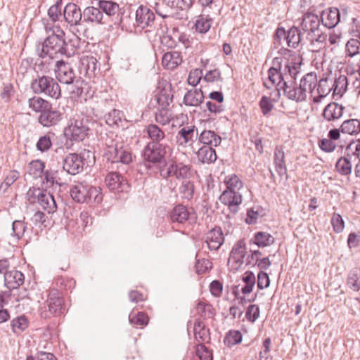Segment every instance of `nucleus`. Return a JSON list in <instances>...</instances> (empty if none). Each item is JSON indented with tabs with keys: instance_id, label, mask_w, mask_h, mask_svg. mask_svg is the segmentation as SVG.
Instances as JSON below:
<instances>
[{
	"instance_id": "f257e3e1",
	"label": "nucleus",
	"mask_w": 360,
	"mask_h": 360,
	"mask_svg": "<svg viewBox=\"0 0 360 360\" xmlns=\"http://www.w3.org/2000/svg\"><path fill=\"white\" fill-rule=\"evenodd\" d=\"M57 32L48 36L41 44V49L38 53L41 58L49 57L50 59H58L63 56L70 58L79 49V41L77 37L68 41L65 39V32L59 26L56 27Z\"/></svg>"
},
{
	"instance_id": "f03ea898",
	"label": "nucleus",
	"mask_w": 360,
	"mask_h": 360,
	"mask_svg": "<svg viewBox=\"0 0 360 360\" xmlns=\"http://www.w3.org/2000/svg\"><path fill=\"white\" fill-rule=\"evenodd\" d=\"M302 64V57H294L292 60H287L283 63V58L275 57L272 60V66L268 70V80L273 86H275L276 98L273 101L276 103L281 97V91L290 77H295L300 73Z\"/></svg>"
},
{
	"instance_id": "7ed1b4c3",
	"label": "nucleus",
	"mask_w": 360,
	"mask_h": 360,
	"mask_svg": "<svg viewBox=\"0 0 360 360\" xmlns=\"http://www.w3.org/2000/svg\"><path fill=\"white\" fill-rule=\"evenodd\" d=\"M101 187L94 186L85 182H78L71 186L70 194L72 200L77 203H86L90 206L101 204L103 195Z\"/></svg>"
},
{
	"instance_id": "20e7f679",
	"label": "nucleus",
	"mask_w": 360,
	"mask_h": 360,
	"mask_svg": "<svg viewBox=\"0 0 360 360\" xmlns=\"http://www.w3.org/2000/svg\"><path fill=\"white\" fill-rule=\"evenodd\" d=\"M170 148L167 144L148 143L141 151L143 165L147 171L166 166V155Z\"/></svg>"
},
{
	"instance_id": "39448f33",
	"label": "nucleus",
	"mask_w": 360,
	"mask_h": 360,
	"mask_svg": "<svg viewBox=\"0 0 360 360\" xmlns=\"http://www.w3.org/2000/svg\"><path fill=\"white\" fill-rule=\"evenodd\" d=\"M65 311V300L62 292L56 288L50 289L47 300L40 311L41 318L48 319L58 317L63 314Z\"/></svg>"
},
{
	"instance_id": "423d86ee",
	"label": "nucleus",
	"mask_w": 360,
	"mask_h": 360,
	"mask_svg": "<svg viewBox=\"0 0 360 360\" xmlns=\"http://www.w3.org/2000/svg\"><path fill=\"white\" fill-rule=\"evenodd\" d=\"M30 88L36 94H44L56 100L62 96L60 86L51 76L38 75L31 82Z\"/></svg>"
},
{
	"instance_id": "0eeeda50",
	"label": "nucleus",
	"mask_w": 360,
	"mask_h": 360,
	"mask_svg": "<svg viewBox=\"0 0 360 360\" xmlns=\"http://www.w3.org/2000/svg\"><path fill=\"white\" fill-rule=\"evenodd\" d=\"M320 18L317 13H304L302 15L301 27L307 33V38L311 43L314 41L323 43L326 41L327 35L319 29Z\"/></svg>"
},
{
	"instance_id": "6e6552de",
	"label": "nucleus",
	"mask_w": 360,
	"mask_h": 360,
	"mask_svg": "<svg viewBox=\"0 0 360 360\" xmlns=\"http://www.w3.org/2000/svg\"><path fill=\"white\" fill-rule=\"evenodd\" d=\"M89 123L87 118L76 119L64 129V135L71 141H83L90 131Z\"/></svg>"
},
{
	"instance_id": "1a4fd4ad",
	"label": "nucleus",
	"mask_w": 360,
	"mask_h": 360,
	"mask_svg": "<svg viewBox=\"0 0 360 360\" xmlns=\"http://www.w3.org/2000/svg\"><path fill=\"white\" fill-rule=\"evenodd\" d=\"M136 27L145 32H150L155 28V14L153 10L147 5H140L136 11Z\"/></svg>"
},
{
	"instance_id": "9d476101",
	"label": "nucleus",
	"mask_w": 360,
	"mask_h": 360,
	"mask_svg": "<svg viewBox=\"0 0 360 360\" xmlns=\"http://www.w3.org/2000/svg\"><path fill=\"white\" fill-rule=\"evenodd\" d=\"M110 162L112 169H121L127 172L129 165L133 162L132 153L131 150L126 148L122 144L113 153V155L106 158Z\"/></svg>"
},
{
	"instance_id": "9b49d317",
	"label": "nucleus",
	"mask_w": 360,
	"mask_h": 360,
	"mask_svg": "<svg viewBox=\"0 0 360 360\" xmlns=\"http://www.w3.org/2000/svg\"><path fill=\"white\" fill-rule=\"evenodd\" d=\"M274 40L281 44V39L286 41L288 46L297 49L301 41V32L300 30L292 26L288 31L283 27H278L273 35Z\"/></svg>"
},
{
	"instance_id": "f8f14e48",
	"label": "nucleus",
	"mask_w": 360,
	"mask_h": 360,
	"mask_svg": "<svg viewBox=\"0 0 360 360\" xmlns=\"http://www.w3.org/2000/svg\"><path fill=\"white\" fill-rule=\"evenodd\" d=\"M198 137V130L195 124L187 123L181 125L176 135V142L179 146L192 147Z\"/></svg>"
},
{
	"instance_id": "ddd939ff",
	"label": "nucleus",
	"mask_w": 360,
	"mask_h": 360,
	"mask_svg": "<svg viewBox=\"0 0 360 360\" xmlns=\"http://www.w3.org/2000/svg\"><path fill=\"white\" fill-rule=\"evenodd\" d=\"M125 172L121 169H117V171H112L107 174L105 181L111 191L114 193L128 192L130 186L127 178L124 176Z\"/></svg>"
},
{
	"instance_id": "4468645a",
	"label": "nucleus",
	"mask_w": 360,
	"mask_h": 360,
	"mask_svg": "<svg viewBox=\"0 0 360 360\" xmlns=\"http://www.w3.org/2000/svg\"><path fill=\"white\" fill-rule=\"evenodd\" d=\"M54 72L57 82L66 85H70L78 77L72 65L63 59L56 61Z\"/></svg>"
},
{
	"instance_id": "2eb2a0df",
	"label": "nucleus",
	"mask_w": 360,
	"mask_h": 360,
	"mask_svg": "<svg viewBox=\"0 0 360 360\" xmlns=\"http://www.w3.org/2000/svg\"><path fill=\"white\" fill-rule=\"evenodd\" d=\"M84 153H68L63 160V169L71 175L82 172L85 165Z\"/></svg>"
},
{
	"instance_id": "dca6fc26",
	"label": "nucleus",
	"mask_w": 360,
	"mask_h": 360,
	"mask_svg": "<svg viewBox=\"0 0 360 360\" xmlns=\"http://www.w3.org/2000/svg\"><path fill=\"white\" fill-rule=\"evenodd\" d=\"M297 77H290L288 82L283 83V95L289 100L294 101L297 103H302L307 100L305 96L303 94V91L300 89V84L297 82Z\"/></svg>"
},
{
	"instance_id": "f3484780",
	"label": "nucleus",
	"mask_w": 360,
	"mask_h": 360,
	"mask_svg": "<svg viewBox=\"0 0 360 360\" xmlns=\"http://www.w3.org/2000/svg\"><path fill=\"white\" fill-rule=\"evenodd\" d=\"M169 218L172 223L179 224H184L186 221L193 224L196 220V217H193L188 207L182 204H178L173 207L169 213Z\"/></svg>"
},
{
	"instance_id": "a211bd4d",
	"label": "nucleus",
	"mask_w": 360,
	"mask_h": 360,
	"mask_svg": "<svg viewBox=\"0 0 360 360\" xmlns=\"http://www.w3.org/2000/svg\"><path fill=\"white\" fill-rule=\"evenodd\" d=\"M155 98L159 108H169V105L172 103L174 99L172 84L170 83L160 84L156 90Z\"/></svg>"
},
{
	"instance_id": "6ab92c4d",
	"label": "nucleus",
	"mask_w": 360,
	"mask_h": 360,
	"mask_svg": "<svg viewBox=\"0 0 360 360\" xmlns=\"http://www.w3.org/2000/svg\"><path fill=\"white\" fill-rule=\"evenodd\" d=\"M219 200L228 207L230 212L236 214L238 212L239 205L243 202V197L239 192L224 190L219 195Z\"/></svg>"
},
{
	"instance_id": "aec40b11",
	"label": "nucleus",
	"mask_w": 360,
	"mask_h": 360,
	"mask_svg": "<svg viewBox=\"0 0 360 360\" xmlns=\"http://www.w3.org/2000/svg\"><path fill=\"white\" fill-rule=\"evenodd\" d=\"M63 18L70 27L77 26L81 24L83 12L76 4L68 3L63 10Z\"/></svg>"
},
{
	"instance_id": "412c9836",
	"label": "nucleus",
	"mask_w": 360,
	"mask_h": 360,
	"mask_svg": "<svg viewBox=\"0 0 360 360\" xmlns=\"http://www.w3.org/2000/svg\"><path fill=\"white\" fill-rule=\"evenodd\" d=\"M63 117V113L54 108L52 105L42 114H39L37 121L44 127H51L57 125L62 120Z\"/></svg>"
},
{
	"instance_id": "4be33fe9",
	"label": "nucleus",
	"mask_w": 360,
	"mask_h": 360,
	"mask_svg": "<svg viewBox=\"0 0 360 360\" xmlns=\"http://www.w3.org/2000/svg\"><path fill=\"white\" fill-rule=\"evenodd\" d=\"M98 6L101 8L103 13H105L108 16L112 18L113 20L122 22L121 12L120 5L111 0H98L97 3Z\"/></svg>"
},
{
	"instance_id": "5701e85b",
	"label": "nucleus",
	"mask_w": 360,
	"mask_h": 360,
	"mask_svg": "<svg viewBox=\"0 0 360 360\" xmlns=\"http://www.w3.org/2000/svg\"><path fill=\"white\" fill-rule=\"evenodd\" d=\"M224 241V233L220 226H215L206 233L205 243L211 251L219 250Z\"/></svg>"
},
{
	"instance_id": "b1692460",
	"label": "nucleus",
	"mask_w": 360,
	"mask_h": 360,
	"mask_svg": "<svg viewBox=\"0 0 360 360\" xmlns=\"http://www.w3.org/2000/svg\"><path fill=\"white\" fill-rule=\"evenodd\" d=\"M345 110V107L336 102H330L323 108L321 117L324 120L334 122L340 119Z\"/></svg>"
},
{
	"instance_id": "393cba45",
	"label": "nucleus",
	"mask_w": 360,
	"mask_h": 360,
	"mask_svg": "<svg viewBox=\"0 0 360 360\" xmlns=\"http://www.w3.org/2000/svg\"><path fill=\"white\" fill-rule=\"evenodd\" d=\"M320 20L322 25L329 29L335 27L340 21V13L338 8L330 7L321 11Z\"/></svg>"
},
{
	"instance_id": "a878e982",
	"label": "nucleus",
	"mask_w": 360,
	"mask_h": 360,
	"mask_svg": "<svg viewBox=\"0 0 360 360\" xmlns=\"http://www.w3.org/2000/svg\"><path fill=\"white\" fill-rule=\"evenodd\" d=\"M345 152L347 151L345 150ZM352 155L349 153H345V155L339 158L335 165V172L340 176H346L348 181H349V176L352 172Z\"/></svg>"
},
{
	"instance_id": "bb28decb",
	"label": "nucleus",
	"mask_w": 360,
	"mask_h": 360,
	"mask_svg": "<svg viewBox=\"0 0 360 360\" xmlns=\"http://www.w3.org/2000/svg\"><path fill=\"white\" fill-rule=\"evenodd\" d=\"M247 248L244 239H240L232 248L230 252L229 261L233 260L236 268L241 266L244 263V258L247 254Z\"/></svg>"
},
{
	"instance_id": "cd10ccee",
	"label": "nucleus",
	"mask_w": 360,
	"mask_h": 360,
	"mask_svg": "<svg viewBox=\"0 0 360 360\" xmlns=\"http://www.w3.org/2000/svg\"><path fill=\"white\" fill-rule=\"evenodd\" d=\"M194 337L198 344L208 343L211 340L210 328L200 318L195 319L193 324Z\"/></svg>"
},
{
	"instance_id": "c85d7f7f",
	"label": "nucleus",
	"mask_w": 360,
	"mask_h": 360,
	"mask_svg": "<svg viewBox=\"0 0 360 360\" xmlns=\"http://www.w3.org/2000/svg\"><path fill=\"white\" fill-rule=\"evenodd\" d=\"M103 14L99 6H87L83 11V22L98 25L104 24L103 22Z\"/></svg>"
},
{
	"instance_id": "c756f323",
	"label": "nucleus",
	"mask_w": 360,
	"mask_h": 360,
	"mask_svg": "<svg viewBox=\"0 0 360 360\" xmlns=\"http://www.w3.org/2000/svg\"><path fill=\"white\" fill-rule=\"evenodd\" d=\"M25 276L23 274L17 270L6 271L4 273V283L9 292L18 288L24 283Z\"/></svg>"
},
{
	"instance_id": "7c9ffc66",
	"label": "nucleus",
	"mask_w": 360,
	"mask_h": 360,
	"mask_svg": "<svg viewBox=\"0 0 360 360\" xmlns=\"http://www.w3.org/2000/svg\"><path fill=\"white\" fill-rule=\"evenodd\" d=\"M183 62L181 52L172 51L164 53L162 58V65L168 70H174Z\"/></svg>"
},
{
	"instance_id": "2f4dec72",
	"label": "nucleus",
	"mask_w": 360,
	"mask_h": 360,
	"mask_svg": "<svg viewBox=\"0 0 360 360\" xmlns=\"http://www.w3.org/2000/svg\"><path fill=\"white\" fill-rule=\"evenodd\" d=\"M48 15L49 20L52 22V24L49 23V22L47 23H45L44 22V27L46 32L50 30H54V26L53 24L60 20V18H63L61 0H57L53 5L50 6V8L48 10Z\"/></svg>"
},
{
	"instance_id": "473e14b6",
	"label": "nucleus",
	"mask_w": 360,
	"mask_h": 360,
	"mask_svg": "<svg viewBox=\"0 0 360 360\" xmlns=\"http://www.w3.org/2000/svg\"><path fill=\"white\" fill-rule=\"evenodd\" d=\"M144 131L150 139L148 143L165 144L162 141L165 139V131L155 124H149L145 127Z\"/></svg>"
},
{
	"instance_id": "72a5a7b5",
	"label": "nucleus",
	"mask_w": 360,
	"mask_h": 360,
	"mask_svg": "<svg viewBox=\"0 0 360 360\" xmlns=\"http://www.w3.org/2000/svg\"><path fill=\"white\" fill-rule=\"evenodd\" d=\"M72 85V90L70 91L71 97L75 98H84L86 100L88 94V89L89 88V84L85 82L81 77H78L75 82L70 84Z\"/></svg>"
},
{
	"instance_id": "f704fd0d",
	"label": "nucleus",
	"mask_w": 360,
	"mask_h": 360,
	"mask_svg": "<svg viewBox=\"0 0 360 360\" xmlns=\"http://www.w3.org/2000/svg\"><path fill=\"white\" fill-rule=\"evenodd\" d=\"M274 238L269 233L257 231L249 240V245H256L258 248H264L274 244Z\"/></svg>"
},
{
	"instance_id": "c9c22d12",
	"label": "nucleus",
	"mask_w": 360,
	"mask_h": 360,
	"mask_svg": "<svg viewBox=\"0 0 360 360\" xmlns=\"http://www.w3.org/2000/svg\"><path fill=\"white\" fill-rule=\"evenodd\" d=\"M198 141L204 146L212 147H217L220 145L221 138L219 135L217 134L214 131L203 130L198 137Z\"/></svg>"
},
{
	"instance_id": "e433bc0d",
	"label": "nucleus",
	"mask_w": 360,
	"mask_h": 360,
	"mask_svg": "<svg viewBox=\"0 0 360 360\" xmlns=\"http://www.w3.org/2000/svg\"><path fill=\"white\" fill-rule=\"evenodd\" d=\"M274 163L276 171L282 176L287 174V167L285 160V153L281 146H276L274 153Z\"/></svg>"
},
{
	"instance_id": "4c0bfd02",
	"label": "nucleus",
	"mask_w": 360,
	"mask_h": 360,
	"mask_svg": "<svg viewBox=\"0 0 360 360\" xmlns=\"http://www.w3.org/2000/svg\"><path fill=\"white\" fill-rule=\"evenodd\" d=\"M204 100L203 92L200 89L188 90L184 97V103L188 106H199Z\"/></svg>"
},
{
	"instance_id": "58836bf2",
	"label": "nucleus",
	"mask_w": 360,
	"mask_h": 360,
	"mask_svg": "<svg viewBox=\"0 0 360 360\" xmlns=\"http://www.w3.org/2000/svg\"><path fill=\"white\" fill-rule=\"evenodd\" d=\"M198 160L202 164L214 163L217 155L215 149L212 146H203L197 152Z\"/></svg>"
},
{
	"instance_id": "ea45409f",
	"label": "nucleus",
	"mask_w": 360,
	"mask_h": 360,
	"mask_svg": "<svg viewBox=\"0 0 360 360\" xmlns=\"http://www.w3.org/2000/svg\"><path fill=\"white\" fill-rule=\"evenodd\" d=\"M113 136L114 134L110 132L109 134H105V136L101 137L103 145L105 146L103 157L105 159L113 155L114 151L117 150L118 146L121 144L117 140L114 139Z\"/></svg>"
},
{
	"instance_id": "a19ab883",
	"label": "nucleus",
	"mask_w": 360,
	"mask_h": 360,
	"mask_svg": "<svg viewBox=\"0 0 360 360\" xmlns=\"http://www.w3.org/2000/svg\"><path fill=\"white\" fill-rule=\"evenodd\" d=\"M52 105L50 101L37 96H34L28 100L29 108L32 111L40 114H42Z\"/></svg>"
},
{
	"instance_id": "79ce46f5",
	"label": "nucleus",
	"mask_w": 360,
	"mask_h": 360,
	"mask_svg": "<svg viewBox=\"0 0 360 360\" xmlns=\"http://www.w3.org/2000/svg\"><path fill=\"white\" fill-rule=\"evenodd\" d=\"M300 89L303 91L305 97H307V92L312 93V91L317 85L316 75L313 73H308L304 75L300 80Z\"/></svg>"
},
{
	"instance_id": "37998d69",
	"label": "nucleus",
	"mask_w": 360,
	"mask_h": 360,
	"mask_svg": "<svg viewBox=\"0 0 360 360\" xmlns=\"http://www.w3.org/2000/svg\"><path fill=\"white\" fill-rule=\"evenodd\" d=\"M30 326V320L24 314L18 316L11 321V327L13 333L20 335Z\"/></svg>"
},
{
	"instance_id": "c03bdc74",
	"label": "nucleus",
	"mask_w": 360,
	"mask_h": 360,
	"mask_svg": "<svg viewBox=\"0 0 360 360\" xmlns=\"http://www.w3.org/2000/svg\"><path fill=\"white\" fill-rule=\"evenodd\" d=\"M196 311L200 317L205 319H213L216 314L212 305L205 300L198 301Z\"/></svg>"
},
{
	"instance_id": "a18cd8bd",
	"label": "nucleus",
	"mask_w": 360,
	"mask_h": 360,
	"mask_svg": "<svg viewBox=\"0 0 360 360\" xmlns=\"http://www.w3.org/2000/svg\"><path fill=\"white\" fill-rule=\"evenodd\" d=\"M348 86L347 77L345 75H340L338 77L335 78L333 85L331 86L333 93V98H335V96L342 97L346 92Z\"/></svg>"
},
{
	"instance_id": "49530a36",
	"label": "nucleus",
	"mask_w": 360,
	"mask_h": 360,
	"mask_svg": "<svg viewBox=\"0 0 360 360\" xmlns=\"http://www.w3.org/2000/svg\"><path fill=\"white\" fill-rule=\"evenodd\" d=\"M129 320L131 325L136 328H143L148 323V316L143 311H136L134 309L129 314Z\"/></svg>"
},
{
	"instance_id": "de8ad7c7",
	"label": "nucleus",
	"mask_w": 360,
	"mask_h": 360,
	"mask_svg": "<svg viewBox=\"0 0 360 360\" xmlns=\"http://www.w3.org/2000/svg\"><path fill=\"white\" fill-rule=\"evenodd\" d=\"M212 21L213 19L209 15H198L194 24L195 31L200 34L207 33L211 27Z\"/></svg>"
},
{
	"instance_id": "09e8293b",
	"label": "nucleus",
	"mask_w": 360,
	"mask_h": 360,
	"mask_svg": "<svg viewBox=\"0 0 360 360\" xmlns=\"http://www.w3.org/2000/svg\"><path fill=\"white\" fill-rule=\"evenodd\" d=\"M340 130L343 134L357 135L360 133V120L357 119L345 120L340 125Z\"/></svg>"
},
{
	"instance_id": "8fccbe9b",
	"label": "nucleus",
	"mask_w": 360,
	"mask_h": 360,
	"mask_svg": "<svg viewBox=\"0 0 360 360\" xmlns=\"http://www.w3.org/2000/svg\"><path fill=\"white\" fill-rule=\"evenodd\" d=\"M39 201V205L49 214H53L56 212L58 207L56 200L52 194L46 191L44 196Z\"/></svg>"
},
{
	"instance_id": "3c124183",
	"label": "nucleus",
	"mask_w": 360,
	"mask_h": 360,
	"mask_svg": "<svg viewBox=\"0 0 360 360\" xmlns=\"http://www.w3.org/2000/svg\"><path fill=\"white\" fill-rule=\"evenodd\" d=\"M224 183L226 191L239 192L243 187V182L236 174H229L225 176Z\"/></svg>"
},
{
	"instance_id": "603ef678",
	"label": "nucleus",
	"mask_w": 360,
	"mask_h": 360,
	"mask_svg": "<svg viewBox=\"0 0 360 360\" xmlns=\"http://www.w3.org/2000/svg\"><path fill=\"white\" fill-rule=\"evenodd\" d=\"M332 91L331 86L329 84L328 78L321 79L319 82L317 86L318 96L314 97L313 101L315 103H319L321 100L325 98Z\"/></svg>"
},
{
	"instance_id": "864d4df0",
	"label": "nucleus",
	"mask_w": 360,
	"mask_h": 360,
	"mask_svg": "<svg viewBox=\"0 0 360 360\" xmlns=\"http://www.w3.org/2000/svg\"><path fill=\"white\" fill-rule=\"evenodd\" d=\"M44 169L45 162L39 159L32 160L28 164V173L34 179L42 177Z\"/></svg>"
},
{
	"instance_id": "5fc2aeb1",
	"label": "nucleus",
	"mask_w": 360,
	"mask_h": 360,
	"mask_svg": "<svg viewBox=\"0 0 360 360\" xmlns=\"http://www.w3.org/2000/svg\"><path fill=\"white\" fill-rule=\"evenodd\" d=\"M46 191V190L39 187L32 186L27 191L25 198L31 205L36 203L39 204V201L42 198L41 197L44 196Z\"/></svg>"
},
{
	"instance_id": "6e6d98bb",
	"label": "nucleus",
	"mask_w": 360,
	"mask_h": 360,
	"mask_svg": "<svg viewBox=\"0 0 360 360\" xmlns=\"http://www.w3.org/2000/svg\"><path fill=\"white\" fill-rule=\"evenodd\" d=\"M243 335L240 331L237 330H230L226 333L224 338V343L228 347H231L236 345L240 344L242 342Z\"/></svg>"
},
{
	"instance_id": "4d7b16f0",
	"label": "nucleus",
	"mask_w": 360,
	"mask_h": 360,
	"mask_svg": "<svg viewBox=\"0 0 360 360\" xmlns=\"http://www.w3.org/2000/svg\"><path fill=\"white\" fill-rule=\"evenodd\" d=\"M20 177V173L15 170H10L6 175L4 180L0 184V191L5 193L8 188L12 186L19 178Z\"/></svg>"
},
{
	"instance_id": "13d9d810",
	"label": "nucleus",
	"mask_w": 360,
	"mask_h": 360,
	"mask_svg": "<svg viewBox=\"0 0 360 360\" xmlns=\"http://www.w3.org/2000/svg\"><path fill=\"white\" fill-rule=\"evenodd\" d=\"M347 284L354 291L360 290V268H354L349 271Z\"/></svg>"
},
{
	"instance_id": "bf43d9fd",
	"label": "nucleus",
	"mask_w": 360,
	"mask_h": 360,
	"mask_svg": "<svg viewBox=\"0 0 360 360\" xmlns=\"http://www.w3.org/2000/svg\"><path fill=\"white\" fill-rule=\"evenodd\" d=\"M123 112L113 109L105 115V122L110 127H119L120 123L122 121Z\"/></svg>"
},
{
	"instance_id": "052dcab7",
	"label": "nucleus",
	"mask_w": 360,
	"mask_h": 360,
	"mask_svg": "<svg viewBox=\"0 0 360 360\" xmlns=\"http://www.w3.org/2000/svg\"><path fill=\"white\" fill-rule=\"evenodd\" d=\"M195 186L193 181H184L179 186V193L183 199L190 200L193 198Z\"/></svg>"
},
{
	"instance_id": "680f3d73",
	"label": "nucleus",
	"mask_w": 360,
	"mask_h": 360,
	"mask_svg": "<svg viewBox=\"0 0 360 360\" xmlns=\"http://www.w3.org/2000/svg\"><path fill=\"white\" fill-rule=\"evenodd\" d=\"M195 271L198 275L208 272L212 268V262L207 259H198V255L195 257Z\"/></svg>"
},
{
	"instance_id": "e2e57ef3",
	"label": "nucleus",
	"mask_w": 360,
	"mask_h": 360,
	"mask_svg": "<svg viewBox=\"0 0 360 360\" xmlns=\"http://www.w3.org/2000/svg\"><path fill=\"white\" fill-rule=\"evenodd\" d=\"M346 55L354 57L360 53V40L354 38L349 39L345 46Z\"/></svg>"
},
{
	"instance_id": "0e129e2a",
	"label": "nucleus",
	"mask_w": 360,
	"mask_h": 360,
	"mask_svg": "<svg viewBox=\"0 0 360 360\" xmlns=\"http://www.w3.org/2000/svg\"><path fill=\"white\" fill-rule=\"evenodd\" d=\"M272 102L274 101H273V99L271 100L269 97L266 96H262L259 102V106L264 116H269L271 111L274 109V107Z\"/></svg>"
},
{
	"instance_id": "69168bd1",
	"label": "nucleus",
	"mask_w": 360,
	"mask_h": 360,
	"mask_svg": "<svg viewBox=\"0 0 360 360\" xmlns=\"http://www.w3.org/2000/svg\"><path fill=\"white\" fill-rule=\"evenodd\" d=\"M195 354L200 360H213L212 351L204 344H198L195 346Z\"/></svg>"
},
{
	"instance_id": "338daca9",
	"label": "nucleus",
	"mask_w": 360,
	"mask_h": 360,
	"mask_svg": "<svg viewBox=\"0 0 360 360\" xmlns=\"http://www.w3.org/2000/svg\"><path fill=\"white\" fill-rule=\"evenodd\" d=\"M170 117L169 108H158L155 115V121L162 126H165L169 123L171 120Z\"/></svg>"
},
{
	"instance_id": "774afa93",
	"label": "nucleus",
	"mask_w": 360,
	"mask_h": 360,
	"mask_svg": "<svg viewBox=\"0 0 360 360\" xmlns=\"http://www.w3.org/2000/svg\"><path fill=\"white\" fill-rule=\"evenodd\" d=\"M52 141L49 134H45L39 137L36 143V148L41 153H45L52 147Z\"/></svg>"
}]
</instances>
